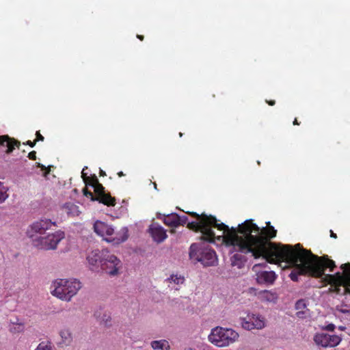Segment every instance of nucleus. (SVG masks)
Returning <instances> with one entry per match:
<instances>
[{
    "instance_id": "obj_1",
    "label": "nucleus",
    "mask_w": 350,
    "mask_h": 350,
    "mask_svg": "<svg viewBox=\"0 0 350 350\" xmlns=\"http://www.w3.org/2000/svg\"><path fill=\"white\" fill-rule=\"evenodd\" d=\"M187 213L197 219L196 221L188 222L187 228L200 232L203 241L213 243L216 238L222 239L226 245L233 246L241 253L251 254L256 259L262 257L267 262L274 264L284 262L296 254L290 245L271 241L276 237L277 230L270 221L266 222L265 227L260 228L252 219H247L237 228H229L224 223L218 224L216 217L212 215L195 212Z\"/></svg>"
},
{
    "instance_id": "obj_22",
    "label": "nucleus",
    "mask_w": 350,
    "mask_h": 350,
    "mask_svg": "<svg viewBox=\"0 0 350 350\" xmlns=\"http://www.w3.org/2000/svg\"><path fill=\"white\" fill-rule=\"evenodd\" d=\"M8 188L4 186L3 183L0 182V204L4 202L9 197Z\"/></svg>"
},
{
    "instance_id": "obj_6",
    "label": "nucleus",
    "mask_w": 350,
    "mask_h": 350,
    "mask_svg": "<svg viewBox=\"0 0 350 350\" xmlns=\"http://www.w3.org/2000/svg\"><path fill=\"white\" fill-rule=\"evenodd\" d=\"M86 186H91L94 188V192L98 195V199H100L101 203L107 206H114L116 204V198L111 194L106 192L105 187L98 181L95 174L91 175L84 182Z\"/></svg>"
},
{
    "instance_id": "obj_17",
    "label": "nucleus",
    "mask_w": 350,
    "mask_h": 350,
    "mask_svg": "<svg viewBox=\"0 0 350 350\" xmlns=\"http://www.w3.org/2000/svg\"><path fill=\"white\" fill-rule=\"evenodd\" d=\"M5 144L8 148L5 153L10 154L14 150L15 146L19 148L21 142L14 138L9 137L8 135H1L0 146H5Z\"/></svg>"
},
{
    "instance_id": "obj_34",
    "label": "nucleus",
    "mask_w": 350,
    "mask_h": 350,
    "mask_svg": "<svg viewBox=\"0 0 350 350\" xmlns=\"http://www.w3.org/2000/svg\"><path fill=\"white\" fill-rule=\"evenodd\" d=\"M37 142V140H34L33 142H31L30 140L27 141L25 143H23L25 145H29L30 147H34Z\"/></svg>"
},
{
    "instance_id": "obj_38",
    "label": "nucleus",
    "mask_w": 350,
    "mask_h": 350,
    "mask_svg": "<svg viewBox=\"0 0 350 350\" xmlns=\"http://www.w3.org/2000/svg\"><path fill=\"white\" fill-rule=\"evenodd\" d=\"M267 103L271 106H273L275 103V100H266Z\"/></svg>"
},
{
    "instance_id": "obj_41",
    "label": "nucleus",
    "mask_w": 350,
    "mask_h": 350,
    "mask_svg": "<svg viewBox=\"0 0 350 350\" xmlns=\"http://www.w3.org/2000/svg\"><path fill=\"white\" fill-rule=\"evenodd\" d=\"M137 38L138 39H139L141 41L144 40V36H142V35H137Z\"/></svg>"
},
{
    "instance_id": "obj_18",
    "label": "nucleus",
    "mask_w": 350,
    "mask_h": 350,
    "mask_svg": "<svg viewBox=\"0 0 350 350\" xmlns=\"http://www.w3.org/2000/svg\"><path fill=\"white\" fill-rule=\"evenodd\" d=\"M59 336H61V338H62L61 343H62L63 345H64L66 346L70 345L71 344V342H72V339H73L72 334L69 329H67V328L62 329L59 332Z\"/></svg>"
},
{
    "instance_id": "obj_8",
    "label": "nucleus",
    "mask_w": 350,
    "mask_h": 350,
    "mask_svg": "<svg viewBox=\"0 0 350 350\" xmlns=\"http://www.w3.org/2000/svg\"><path fill=\"white\" fill-rule=\"evenodd\" d=\"M100 269L110 275H116L122 267V262L116 256L105 252L101 260Z\"/></svg>"
},
{
    "instance_id": "obj_7",
    "label": "nucleus",
    "mask_w": 350,
    "mask_h": 350,
    "mask_svg": "<svg viewBox=\"0 0 350 350\" xmlns=\"http://www.w3.org/2000/svg\"><path fill=\"white\" fill-rule=\"evenodd\" d=\"M64 235L63 231L57 230L46 237H40L38 240H34V245L42 250H54L57 247L60 241L64 238Z\"/></svg>"
},
{
    "instance_id": "obj_39",
    "label": "nucleus",
    "mask_w": 350,
    "mask_h": 350,
    "mask_svg": "<svg viewBox=\"0 0 350 350\" xmlns=\"http://www.w3.org/2000/svg\"><path fill=\"white\" fill-rule=\"evenodd\" d=\"M293 124L294 125H299V124H300V122H298V120H297V118H295V119L294 120V121H293Z\"/></svg>"
},
{
    "instance_id": "obj_36",
    "label": "nucleus",
    "mask_w": 350,
    "mask_h": 350,
    "mask_svg": "<svg viewBox=\"0 0 350 350\" xmlns=\"http://www.w3.org/2000/svg\"><path fill=\"white\" fill-rule=\"evenodd\" d=\"M84 170H85V169H83V170L81 172V178H83V181L85 182V180H87L89 176H87V174L85 173H84Z\"/></svg>"
},
{
    "instance_id": "obj_5",
    "label": "nucleus",
    "mask_w": 350,
    "mask_h": 350,
    "mask_svg": "<svg viewBox=\"0 0 350 350\" xmlns=\"http://www.w3.org/2000/svg\"><path fill=\"white\" fill-rule=\"evenodd\" d=\"M239 338V334L232 329L216 327L211 330L208 336L209 341L217 347H226L234 342Z\"/></svg>"
},
{
    "instance_id": "obj_43",
    "label": "nucleus",
    "mask_w": 350,
    "mask_h": 350,
    "mask_svg": "<svg viewBox=\"0 0 350 350\" xmlns=\"http://www.w3.org/2000/svg\"><path fill=\"white\" fill-rule=\"evenodd\" d=\"M179 135H180V137H182V136H183V133H179Z\"/></svg>"
},
{
    "instance_id": "obj_13",
    "label": "nucleus",
    "mask_w": 350,
    "mask_h": 350,
    "mask_svg": "<svg viewBox=\"0 0 350 350\" xmlns=\"http://www.w3.org/2000/svg\"><path fill=\"white\" fill-rule=\"evenodd\" d=\"M250 293L255 292L254 294L258 299L262 302H275L278 299V295L275 292L264 290L256 292L254 288H250Z\"/></svg>"
},
{
    "instance_id": "obj_19",
    "label": "nucleus",
    "mask_w": 350,
    "mask_h": 350,
    "mask_svg": "<svg viewBox=\"0 0 350 350\" xmlns=\"http://www.w3.org/2000/svg\"><path fill=\"white\" fill-rule=\"evenodd\" d=\"M150 345L154 350L170 349V344L166 340H153L151 342Z\"/></svg>"
},
{
    "instance_id": "obj_12",
    "label": "nucleus",
    "mask_w": 350,
    "mask_h": 350,
    "mask_svg": "<svg viewBox=\"0 0 350 350\" xmlns=\"http://www.w3.org/2000/svg\"><path fill=\"white\" fill-rule=\"evenodd\" d=\"M52 226H57L56 223L53 222L49 219H42L33 222L30 226V229L27 233L30 237H33L34 236L33 233L43 234L46 230L50 229Z\"/></svg>"
},
{
    "instance_id": "obj_9",
    "label": "nucleus",
    "mask_w": 350,
    "mask_h": 350,
    "mask_svg": "<svg viewBox=\"0 0 350 350\" xmlns=\"http://www.w3.org/2000/svg\"><path fill=\"white\" fill-rule=\"evenodd\" d=\"M242 327L247 330L254 329H261L265 327V318L260 314H248L246 317L241 318Z\"/></svg>"
},
{
    "instance_id": "obj_15",
    "label": "nucleus",
    "mask_w": 350,
    "mask_h": 350,
    "mask_svg": "<svg viewBox=\"0 0 350 350\" xmlns=\"http://www.w3.org/2000/svg\"><path fill=\"white\" fill-rule=\"evenodd\" d=\"M106 251H93L88 257L87 260L89 265L91 266V269L93 271H98V268L100 267L101 260H103V256H105Z\"/></svg>"
},
{
    "instance_id": "obj_23",
    "label": "nucleus",
    "mask_w": 350,
    "mask_h": 350,
    "mask_svg": "<svg viewBox=\"0 0 350 350\" xmlns=\"http://www.w3.org/2000/svg\"><path fill=\"white\" fill-rule=\"evenodd\" d=\"M169 282H174L176 284H182L185 282V278L180 275H172L167 279Z\"/></svg>"
},
{
    "instance_id": "obj_2",
    "label": "nucleus",
    "mask_w": 350,
    "mask_h": 350,
    "mask_svg": "<svg viewBox=\"0 0 350 350\" xmlns=\"http://www.w3.org/2000/svg\"><path fill=\"white\" fill-rule=\"evenodd\" d=\"M291 248L296 254L284 261L293 267L289 274L291 280L297 282L299 275L322 278L324 285H330L329 292L340 295L350 294V262L340 265L342 272L325 274L327 269L332 272L336 267L335 262L329 259L327 255L318 256L310 250L304 249L299 243L291 245Z\"/></svg>"
},
{
    "instance_id": "obj_24",
    "label": "nucleus",
    "mask_w": 350,
    "mask_h": 350,
    "mask_svg": "<svg viewBox=\"0 0 350 350\" xmlns=\"http://www.w3.org/2000/svg\"><path fill=\"white\" fill-rule=\"evenodd\" d=\"M83 193L85 197L90 198L92 201H98L101 203V200L98 199V195L94 194L86 187L83 189Z\"/></svg>"
},
{
    "instance_id": "obj_28",
    "label": "nucleus",
    "mask_w": 350,
    "mask_h": 350,
    "mask_svg": "<svg viewBox=\"0 0 350 350\" xmlns=\"http://www.w3.org/2000/svg\"><path fill=\"white\" fill-rule=\"evenodd\" d=\"M178 226L182 225L184 226L185 224H187L188 223V217L185 215L180 216L178 215Z\"/></svg>"
},
{
    "instance_id": "obj_20",
    "label": "nucleus",
    "mask_w": 350,
    "mask_h": 350,
    "mask_svg": "<svg viewBox=\"0 0 350 350\" xmlns=\"http://www.w3.org/2000/svg\"><path fill=\"white\" fill-rule=\"evenodd\" d=\"M178 215L176 213H172L166 215L164 217L163 222L165 225L171 227L178 226Z\"/></svg>"
},
{
    "instance_id": "obj_10",
    "label": "nucleus",
    "mask_w": 350,
    "mask_h": 350,
    "mask_svg": "<svg viewBox=\"0 0 350 350\" xmlns=\"http://www.w3.org/2000/svg\"><path fill=\"white\" fill-rule=\"evenodd\" d=\"M314 341L317 345L327 348L336 347L340 342L341 338L337 335L317 333L314 336Z\"/></svg>"
},
{
    "instance_id": "obj_16",
    "label": "nucleus",
    "mask_w": 350,
    "mask_h": 350,
    "mask_svg": "<svg viewBox=\"0 0 350 350\" xmlns=\"http://www.w3.org/2000/svg\"><path fill=\"white\" fill-rule=\"evenodd\" d=\"M94 232L102 237L111 236L113 234V228L107 224L97 221L94 225Z\"/></svg>"
},
{
    "instance_id": "obj_42",
    "label": "nucleus",
    "mask_w": 350,
    "mask_h": 350,
    "mask_svg": "<svg viewBox=\"0 0 350 350\" xmlns=\"http://www.w3.org/2000/svg\"><path fill=\"white\" fill-rule=\"evenodd\" d=\"M118 175L119 177H122V176H124V174L122 172H119L118 173Z\"/></svg>"
},
{
    "instance_id": "obj_4",
    "label": "nucleus",
    "mask_w": 350,
    "mask_h": 350,
    "mask_svg": "<svg viewBox=\"0 0 350 350\" xmlns=\"http://www.w3.org/2000/svg\"><path fill=\"white\" fill-rule=\"evenodd\" d=\"M51 293L53 296L65 301H69L81 288V282L76 279H57L53 282Z\"/></svg>"
},
{
    "instance_id": "obj_33",
    "label": "nucleus",
    "mask_w": 350,
    "mask_h": 350,
    "mask_svg": "<svg viewBox=\"0 0 350 350\" xmlns=\"http://www.w3.org/2000/svg\"><path fill=\"white\" fill-rule=\"evenodd\" d=\"M127 238H128L127 235L124 234L122 236V237L121 239L116 237L113 240L117 239L116 243H122V242L125 241L127 239Z\"/></svg>"
},
{
    "instance_id": "obj_37",
    "label": "nucleus",
    "mask_w": 350,
    "mask_h": 350,
    "mask_svg": "<svg viewBox=\"0 0 350 350\" xmlns=\"http://www.w3.org/2000/svg\"><path fill=\"white\" fill-rule=\"evenodd\" d=\"M330 237L334 239L337 238L336 234H335L332 230H330Z\"/></svg>"
},
{
    "instance_id": "obj_35",
    "label": "nucleus",
    "mask_w": 350,
    "mask_h": 350,
    "mask_svg": "<svg viewBox=\"0 0 350 350\" xmlns=\"http://www.w3.org/2000/svg\"><path fill=\"white\" fill-rule=\"evenodd\" d=\"M335 329V325L332 323L329 324L326 326V329L328 331L333 332Z\"/></svg>"
},
{
    "instance_id": "obj_14",
    "label": "nucleus",
    "mask_w": 350,
    "mask_h": 350,
    "mask_svg": "<svg viewBox=\"0 0 350 350\" xmlns=\"http://www.w3.org/2000/svg\"><path fill=\"white\" fill-rule=\"evenodd\" d=\"M149 231L153 240L157 243L163 242L167 237L165 229L157 224H152Z\"/></svg>"
},
{
    "instance_id": "obj_29",
    "label": "nucleus",
    "mask_w": 350,
    "mask_h": 350,
    "mask_svg": "<svg viewBox=\"0 0 350 350\" xmlns=\"http://www.w3.org/2000/svg\"><path fill=\"white\" fill-rule=\"evenodd\" d=\"M306 307L305 301L304 299L298 300L295 304V308L297 310L304 309Z\"/></svg>"
},
{
    "instance_id": "obj_27",
    "label": "nucleus",
    "mask_w": 350,
    "mask_h": 350,
    "mask_svg": "<svg viewBox=\"0 0 350 350\" xmlns=\"http://www.w3.org/2000/svg\"><path fill=\"white\" fill-rule=\"evenodd\" d=\"M35 350H53L50 342H40Z\"/></svg>"
},
{
    "instance_id": "obj_26",
    "label": "nucleus",
    "mask_w": 350,
    "mask_h": 350,
    "mask_svg": "<svg viewBox=\"0 0 350 350\" xmlns=\"http://www.w3.org/2000/svg\"><path fill=\"white\" fill-rule=\"evenodd\" d=\"M232 265L240 266L243 261H245V257L240 254H235L232 256Z\"/></svg>"
},
{
    "instance_id": "obj_40",
    "label": "nucleus",
    "mask_w": 350,
    "mask_h": 350,
    "mask_svg": "<svg viewBox=\"0 0 350 350\" xmlns=\"http://www.w3.org/2000/svg\"><path fill=\"white\" fill-rule=\"evenodd\" d=\"M99 174H100V176H106V173L103 170H100Z\"/></svg>"
},
{
    "instance_id": "obj_44",
    "label": "nucleus",
    "mask_w": 350,
    "mask_h": 350,
    "mask_svg": "<svg viewBox=\"0 0 350 350\" xmlns=\"http://www.w3.org/2000/svg\"><path fill=\"white\" fill-rule=\"evenodd\" d=\"M105 240L107 241H111L110 240H109L107 238H105Z\"/></svg>"
},
{
    "instance_id": "obj_11",
    "label": "nucleus",
    "mask_w": 350,
    "mask_h": 350,
    "mask_svg": "<svg viewBox=\"0 0 350 350\" xmlns=\"http://www.w3.org/2000/svg\"><path fill=\"white\" fill-rule=\"evenodd\" d=\"M267 266L266 262L264 264H256L253 266L252 270L257 272L256 281L258 284H272L277 278V275L273 271H258V268L261 266Z\"/></svg>"
},
{
    "instance_id": "obj_30",
    "label": "nucleus",
    "mask_w": 350,
    "mask_h": 350,
    "mask_svg": "<svg viewBox=\"0 0 350 350\" xmlns=\"http://www.w3.org/2000/svg\"><path fill=\"white\" fill-rule=\"evenodd\" d=\"M37 166L40 167L42 170H44V175L46 176L48 174H49L50 170H46V167L40 163H37Z\"/></svg>"
},
{
    "instance_id": "obj_32",
    "label": "nucleus",
    "mask_w": 350,
    "mask_h": 350,
    "mask_svg": "<svg viewBox=\"0 0 350 350\" xmlns=\"http://www.w3.org/2000/svg\"><path fill=\"white\" fill-rule=\"evenodd\" d=\"M36 139L35 140L38 141H44V137L40 134V131H36Z\"/></svg>"
},
{
    "instance_id": "obj_3",
    "label": "nucleus",
    "mask_w": 350,
    "mask_h": 350,
    "mask_svg": "<svg viewBox=\"0 0 350 350\" xmlns=\"http://www.w3.org/2000/svg\"><path fill=\"white\" fill-rule=\"evenodd\" d=\"M189 258L196 262H200L204 267L215 266L217 262L215 252L204 243H195L191 245Z\"/></svg>"
},
{
    "instance_id": "obj_21",
    "label": "nucleus",
    "mask_w": 350,
    "mask_h": 350,
    "mask_svg": "<svg viewBox=\"0 0 350 350\" xmlns=\"http://www.w3.org/2000/svg\"><path fill=\"white\" fill-rule=\"evenodd\" d=\"M94 316L99 320L100 323H103L105 325H109L111 320V316L106 312L103 313L101 316V310L96 311Z\"/></svg>"
},
{
    "instance_id": "obj_31",
    "label": "nucleus",
    "mask_w": 350,
    "mask_h": 350,
    "mask_svg": "<svg viewBox=\"0 0 350 350\" xmlns=\"http://www.w3.org/2000/svg\"><path fill=\"white\" fill-rule=\"evenodd\" d=\"M28 158L31 160L36 159V152L33 150L28 154Z\"/></svg>"
},
{
    "instance_id": "obj_25",
    "label": "nucleus",
    "mask_w": 350,
    "mask_h": 350,
    "mask_svg": "<svg viewBox=\"0 0 350 350\" xmlns=\"http://www.w3.org/2000/svg\"><path fill=\"white\" fill-rule=\"evenodd\" d=\"M65 207L68 210V214L72 216L78 215L79 211L78 210L79 207L77 205L72 203H67L66 204Z\"/></svg>"
}]
</instances>
